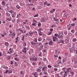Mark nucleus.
<instances>
[{
    "instance_id": "nucleus-1",
    "label": "nucleus",
    "mask_w": 77,
    "mask_h": 77,
    "mask_svg": "<svg viewBox=\"0 0 77 77\" xmlns=\"http://www.w3.org/2000/svg\"><path fill=\"white\" fill-rule=\"evenodd\" d=\"M9 32L10 33V34H9V36H10L12 35V39H14V37L15 36V33L13 32V31L11 29H10V30Z\"/></svg>"
},
{
    "instance_id": "nucleus-2",
    "label": "nucleus",
    "mask_w": 77,
    "mask_h": 77,
    "mask_svg": "<svg viewBox=\"0 0 77 77\" xmlns=\"http://www.w3.org/2000/svg\"><path fill=\"white\" fill-rule=\"evenodd\" d=\"M30 61H31V62H32V61H35V62H38V58H37V57H32L30 58Z\"/></svg>"
},
{
    "instance_id": "nucleus-3",
    "label": "nucleus",
    "mask_w": 77,
    "mask_h": 77,
    "mask_svg": "<svg viewBox=\"0 0 77 77\" xmlns=\"http://www.w3.org/2000/svg\"><path fill=\"white\" fill-rule=\"evenodd\" d=\"M18 35L20 36V35H21L22 33H23V31L22 30V29H18Z\"/></svg>"
},
{
    "instance_id": "nucleus-4",
    "label": "nucleus",
    "mask_w": 77,
    "mask_h": 77,
    "mask_svg": "<svg viewBox=\"0 0 77 77\" xmlns=\"http://www.w3.org/2000/svg\"><path fill=\"white\" fill-rule=\"evenodd\" d=\"M68 61V58L67 57H65L63 59L62 62L63 63H65L66 62Z\"/></svg>"
},
{
    "instance_id": "nucleus-5",
    "label": "nucleus",
    "mask_w": 77,
    "mask_h": 77,
    "mask_svg": "<svg viewBox=\"0 0 77 77\" xmlns=\"http://www.w3.org/2000/svg\"><path fill=\"white\" fill-rule=\"evenodd\" d=\"M42 68V71H45L47 70V66H45V67Z\"/></svg>"
},
{
    "instance_id": "nucleus-6",
    "label": "nucleus",
    "mask_w": 77,
    "mask_h": 77,
    "mask_svg": "<svg viewBox=\"0 0 77 77\" xmlns=\"http://www.w3.org/2000/svg\"><path fill=\"white\" fill-rule=\"evenodd\" d=\"M36 72L38 73H39V72H41V68L40 67H39V68L37 69L36 70Z\"/></svg>"
},
{
    "instance_id": "nucleus-7",
    "label": "nucleus",
    "mask_w": 77,
    "mask_h": 77,
    "mask_svg": "<svg viewBox=\"0 0 77 77\" xmlns=\"http://www.w3.org/2000/svg\"><path fill=\"white\" fill-rule=\"evenodd\" d=\"M63 34L62 33L61 35H58V38L59 39H62L63 38Z\"/></svg>"
},
{
    "instance_id": "nucleus-8",
    "label": "nucleus",
    "mask_w": 77,
    "mask_h": 77,
    "mask_svg": "<svg viewBox=\"0 0 77 77\" xmlns=\"http://www.w3.org/2000/svg\"><path fill=\"white\" fill-rule=\"evenodd\" d=\"M69 14L67 12H65L64 14V17H66V18H67V17H69Z\"/></svg>"
},
{
    "instance_id": "nucleus-9",
    "label": "nucleus",
    "mask_w": 77,
    "mask_h": 77,
    "mask_svg": "<svg viewBox=\"0 0 77 77\" xmlns=\"http://www.w3.org/2000/svg\"><path fill=\"white\" fill-rule=\"evenodd\" d=\"M71 68L69 67L67 69L66 72H70V71H71Z\"/></svg>"
},
{
    "instance_id": "nucleus-10",
    "label": "nucleus",
    "mask_w": 77,
    "mask_h": 77,
    "mask_svg": "<svg viewBox=\"0 0 77 77\" xmlns=\"http://www.w3.org/2000/svg\"><path fill=\"white\" fill-rule=\"evenodd\" d=\"M11 16L13 18H15V17L16 16V13L15 12H13L11 14Z\"/></svg>"
},
{
    "instance_id": "nucleus-11",
    "label": "nucleus",
    "mask_w": 77,
    "mask_h": 77,
    "mask_svg": "<svg viewBox=\"0 0 77 77\" xmlns=\"http://www.w3.org/2000/svg\"><path fill=\"white\" fill-rule=\"evenodd\" d=\"M26 47H25L23 48V49L22 50L23 52L24 53V54H26L27 52V51H26Z\"/></svg>"
},
{
    "instance_id": "nucleus-12",
    "label": "nucleus",
    "mask_w": 77,
    "mask_h": 77,
    "mask_svg": "<svg viewBox=\"0 0 77 77\" xmlns=\"http://www.w3.org/2000/svg\"><path fill=\"white\" fill-rule=\"evenodd\" d=\"M33 32L32 31H31L29 32V36L30 37H32L33 35Z\"/></svg>"
},
{
    "instance_id": "nucleus-13",
    "label": "nucleus",
    "mask_w": 77,
    "mask_h": 77,
    "mask_svg": "<svg viewBox=\"0 0 77 77\" xmlns=\"http://www.w3.org/2000/svg\"><path fill=\"white\" fill-rule=\"evenodd\" d=\"M67 74H68V73H67V71H65L64 74L63 75V77H67Z\"/></svg>"
},
{
    "instance_id": "nucleus-14",
    "label": "nucleus",
    "mask_w": 77,
    "mask_h": 77,
    "mask_svg": "<svg viewBox=\"0 0 77 77\" xmlns=\"http://www.w3.org/2000/svg\"><path fill=\"white\" fill-rule=\"evenodd\" d=\"M52 39L54 41V42L56 41V39H57V37H55L54 36L52 38Z\"/></svg>"
},
{
    "instance_id": "nucleus-15",
    "label": "nucleus",
    "mask_w": 77,
    "mask_h": 77,
    "mask_svg": "<svg viewBox=\"0 0 77 77\" xmlns=\"http://www.w3.org/2000/svg\"><path fill=\"white\" fill-rule=\"evenodd\" d=\"M55 53L56 54H60V51H59L58 50H56Z\"/></svg>"
},
{
    "instance_id": "nucleus-16",
    "label": "nucleus",
    "mask_w": 77,
    "mask_h": 77,
    "mask_svg": "<svg viewBox=\"0 0 77 77\" xmlns=\"http://www.w3.org/2000/svg\"><path fill=\"white\" fill-rule=\"evenodd\" d=\"M5 45L6 47H8V46H9V43L8 42H5Z\"/></svg>"
},
{
    "instance_id": "nucleus-17",
    "label": "nucleus",
    "mask_w": 77,
    "mask_h": 77,
    "mask_svg": "<svg viewBox=\"0 0 77 77\" xmlns=\"http://www.w3.org/2000/svg\"><path fill=\"white\" fill-rule=\"evenodd\" d=\"M31 43L32 45H36V44H37V43H35L33 41H31Z\"/></svg>"
},
{
    "instance_id": "nucleus-18",
    "label": "nucleus",
    "mask_w": 77,
    "mask_h": 77,
    "mask_svg": "<svg viewBox=\"0 0 77 77\" xmlns=\"http://www.w3.org/2000/svg\"><path fill=\"white\" fill-rule=\"evenodd\" d=\"M10 18H9L8 17H7L6 20H8V21H11L12 20V17H10Z\"/></svg>"
},
{
    "instance_id": "nucleus-19",
    "label": "nucleus",
    "mask_w": 77,
    "mask_h": 77,
    "mask_svg": "<svg viewBox=\"0 0 77 77\" xmlns=\"http://www.w3.org/2000/svg\"><path fill=\"white\" fill-rule=\"evenodd\" d=\"M38 34L40 36H42L43 35V33H42L41 31L38 32Z\"/></svg>"
},
{
    "instance_id": "nucleus-20",
    "label": "nucleus",
    "mask_w": 77,
    "mask_h": 77,
    "mask_svg": "<svg viewBox=\"0 0 77 77\" xmlns=\"http://www.w3.org/2000/svg\"><path fill=\"white\" fill-rule=\"evenodd\" d=\"M70 25H71V24H69V26L67 29L68 30H71V28L72 26H70Z\"/></svg>"
},
{
    "instance_id": "nucleus-21",
    "label": "nucleus",
    "mask_w": 77,
    "mask_h": 77,
    "mask_svg": "<svg viewBox=\"0 0 77 77\" xmlns=\"http://www.w3.org/2000/svg\"><path fill=\"white\" fill-rule=\"evenodd\" d=\"M72 41L73 42H75L76 41H77V39L75 38H74L72 40Z\"/></svg>"
},
{
    "instance_id": "nucleus-22",
    "label": "nucleus",
    "mask_w": 77,
    "mask_h": 77,
    "mask_svg": "<svg viewBox=\"0 0 77 77\" xmlns=\"http://www.w3.org/2000/svg\"><path fill=\"white\" fill-rule=\"evenodd\" d=\"M25 28H26V29H28V30H30V28L29 26H25Z\"/></svg>"
},
{
    "instance_id": "nucleus-23",
    "label": "nucleus",
    "mask_w": 77,
    "mask_h": 77,
    "mask_svg": "<svg viewBox=\"0 0 77 77\" xmlns=\"http://www.w3.org/2000/svg\"><path fill=\"white\" fill-rule=\"evenodd\" d=\"M53 19H54V21H56V22L58 21V20H59L58 19L56 18H55V17H54Z\"/></svg>"
},
{
    "instance_id": "nucleus-24",
    "label": "nucleus",
    "mask_w": 77,
    "mask_h": 77,
    "mask_svg": "<svg viewBox=\"0 0 77 77\" xmlns=\"http://www.w3.org/2000/svg\"><path fill=\"white\" fill-rule=\"evenodd\" d=\"M42 38L40 37L38 39V42H40V41H41L42 40Z\"/></svg>"
},
{
    "instance_id": "nucleus-25",
    "label": "nucleus",
    "mask_w": 77,
    "mask_h": 77,
    "mask_svg": "<svg viewBox=\"0 0 77 77\" xmlns=\"http://www.w3.org/2000/svg\"><path fill=\"white\" fill-rule=\"evenodd\" d=\"M52 34V32H49L47 33L48 35H51Z\"/></svg>"
},
{
    "instance_id": "nucleus-26",
    "label": "nucleus",
    "mask_w": 77,
    "mask_h": 77,
    "mask_svg": "<svg viewBox=\"0 0 77 77\" xmlns=\"http://www.w3.org/2000/svg\"><path fill=\"white\" fill-rule=\"evenodd\" d=\"M41 21L42 22H45V19L44 18H42Z\"/></svg>"
},
{
    "instance_id": "nucleus-27",
    "label": "nucleus",
    "mask_w": 77,
    "mask_h": 77,
    "mask_svg": "<svg viewBox=\"0 0 77 77\" xmlns=\"http://www.w3.org/2000/svg\"><path fill=\"white\" fill-rule=\"evenodd\" d=\"M65 43H68L69 42V39H66L65 40Z\"/></svg>"
},
{
    "instance_id": "nucleus-28",
    "label": "nucleus",
    "mask_w": 77,
    "mask_h": 77,
    "mask_svg": "<svg viewBox=\"0 0 77 77\" xmlns=\"http://www.w3.org/2000/svg\"><path fill=\"white\" fill-rule=\"evenodd\" d=\"M71 26H72V27H74V26H75V23H71Z\"/></svg>"
},
{
    "instance_id": "nucleus-29",
    "label": "nucleus",
    "mask_w": 77,
    "mask_h": 77,
    "mask_svg": "<svg viewBox=\"0 0 77 77\" xmlns=\"http://www.w3.org/2000/svg\"><path fill=\"white\" fill-rule=\"evenodd\" d=\"M20 74L22 75L24 74V72L23 71H21L20 72Z\"/></svg>"
},
{
    "instance_id": "nucleus-30",
    "label": "nucleus",
    "mask_w": 77,
    "mask_h": 77,
    "mask_svg": "<svg viewBox=\"0 0 77 77\" xmlns=\"http://www.w3.org/2000/svg\"><path fill=\"white\" fill-rule=\"evenodd\" d=\"M4 68V69H8V66H4V67H2V68Z\"/></svg>"
},
{
    "instance_id": "nucleus-31",
    "label": "nucleus",
    "mask_w": 77,
    "mask_h": 77,
    "mask_svg": "<svg viewBox=\"0 0 77 77\" xmlns=\"http://www.w3.org/2000/svg\"><path fill=\"white\" fill-rule=\"evenodd\" d=\"M32 63L33 66H35V65H36V63L34 61Z\"/></svg>"
},
{
    "instance_id": "nucleus-32",
    "label": "nucleus",
    "mask_w": 77,
    "mask_h": 77,
    "mask_svg": "<svg viewBox=\"0 0 77 77\" xmlns=\"http://www.w3.org/2000/svg\"><path fill=\"white\" fill-rule=\"evenodd\" d=\"M3 72L5 74H7V72H9V70H6V72H4V71H3Z\"/></svg>"
},
{
    "instance_id": "nucleus-33",
    "label": "nucleus",
    "mask_w": 77,
    "mask_h": 77,
    "mask_svg": "<svg viewBox=\"0 0 77 77\" xmlns=\"http://www.w3.org/2000/svg\"><path fill=\"white\" fill-rule=\"evenodd\" d=\"M38 38H34V42H38Z\"/></svg>"
},
{
    "instance_id": "nucleus-34",
    "label": "nucleus",
    "mask_w": 77,
    "mask_h": 77,
    "mask_svg": "<svg viewBox=\"0 0 77 77\" xmlns=\"http://www.w3.org/2000/svg\"><path fill=\"white\" fill-rule=\"evenodd\" d=\"M55 77H60L59 75V74H55Z\"/></svg>"
},
{
    "instance_id": "nucleus-35",
    "label": "nucleus",
    "mask_w": 77,
    "mask_h": 77,
    "mask_svg": "<svg viewBox=\"0 0 77 77\" xmlns=\"http://www.w3.org/2000/svg\"><path fill=\"white\" fill-rule=\"evenodd\" d=\"M53 43V41H50L49 42V44L50 45H52Z\"/></svg>"
},
{
    "instance_id": "nucleus-36",
    "label": "nucleus",
    "mask_w": 77,
    "mask_h": 77,
    "mask_svg": "<svg viewBox=\"0 0 77 77\" xmlns=\"http://www.w3.org/2000/svg\"><path fill=\"white\" fill-rule=\"evenodd\" d=\"M64 33L65 35H67V31L66 30H65L64 31Z\"/></svg>"
},
{
    "instance_id": "nucleus-37",
    "label": "nucleus",
    "mask_w": 77,
    "mask_h": 77,
    "mask_svg": "<svg viewBox=\"0 0 77 77\" xmlns=\"http://www.w3.org/2000/svg\"><path fill=\"white\" fill-rule=\"evenodd\" d=\"M16 7L17 8V9H20V8H21L20 7V6H19V5H16Z\"/></svg>"
},
{
    "instance_id": "nucleus-38",
    "label": "nucleus",
    "mask_w": 77,
    "mask_h": 77,
    "mask_svg": "<svg viewBox=\"0 0 77 77\" xmlns=\"http://www.w3.org/2000/svg\"><path fill=\"white\" fill-rule=\"evenodd\" d=\"M60 42L62 43V44H64V41H63V40H61V41H60V42H59L58 43L59 44H60Z\"/></svg>"
},
{
    "instance_id": "nucleus-39",
    "label": "nucleus",
    "mask_w": 77,
    "mask_h": 77,
    "mask_svg": "<svg viewBox=\"0 0 77 77\" xmlns=\"http://www.w3.org/2000/svg\"><path fill=\"white\" fill-rule=\"evenodd\" d=\"M6 15L7 17H8L9 16H10L11 15V14H10L8 13H7L6 14Z\"/></svg>"
},
{
    "instance_id": "nucleus-40",
    "label": "nucleus",
    "mask_w": 77,
    "mask_h": 77,
    "mask_svg": "<svg viewBox=\"0 0 77 77\" xmlns=\"http://www.w3.org/2000/svg\"><path fill=\"white\" fill-rule=\"evenodd\" d=\"M74 32H75V31L74 29H72L71 32L72 33H74Z\"/></svg>"
},
{
    "instance_id": "nucleus-41",
    "label": "nucleus",
    "mask_w": 77,
    "mask_h": 77,
    "mask_svg": "<svg viewBox=\"0 0 77 77\" xmlns=\"http://www.w3.org/2000/svg\"><path fill=\"white\" fill-rule=\"evenodd\" d=\"M2 4L3 5H5L6 4L5 2L4 1H3L2 2Z\"/></svg>"
},
{
    "instance_id": "nucleus-42",
    "label": "nucleus",
    "mask_w": 77,
    "mask_h": 77,
    "mask_svg": "<svg viewBox=\"0 0 77 77\" xmlns=\"http://www.w3.org/2000/svg\"><path fill=\"white\" fill-rule=\"evenodd\" d=\"M25 37V36L23 35V36L22 37V39H21V40H22L23 41H24V37Z\"/></svg>"
},
{
    "instance_id": "nucleus-43",
    "label": "nucleus",
    "mask_w": 77,
    "mask_h": 77,
    "mask_svg": "<svg viewBox=\"0 0 77 77\" xmlns=\"http://www.w3.org/2000/svg\"><path fill=\"white\" fill-rule=\"evenodd\" d=\"M54 36L55 37H58V36H59V35L57 34H55L54 35Z\"/></svg>"
},
{
    "instance_id": "nucleus-44",
    "label": "nucleus",
    "mask_w": 77,
    "mask_h": 77,
    "mask_svg": "<svg viewBox=\"0 0 77 77\" xmlns=\"http://www.w3.org/2000/svg\"><path fill=\"white\" fill-rule=\"evenodd\" d=\"M41 23H39L38 24V27H40V26H41Z\"/></svg>"
},
{
    "instance_id": "nucleus-45",
    "label": "nucleus",
    "mask_w": 77,
    "mask_h": 77,
    "mask_svg": "<svg viewBox=\"0 0 77 77\" xmlns=\"http://www.w3.org/2000/svg\"><path fill=\"white\" fill-rule=\"evenodd\" d=\"M26 45H27V43H26V42H24V44L23 45V46L24 47H26Z\"/></svg>"
},
{
    "instance_id": "nucleus-46",
    "label": "nucleus",
    "mask_w": 77,
    "mask_h": 77,
    "mask_svg": "<svg viewBox=\"0 0 77 77\" xmlns=\"http://www.w3.org/2000/svg\"><path fill=\"white\" fill-rule=\"evenodd\" d=\"M65 67H64L62 69V71H64V72H65V71H65Z\"/></svg>"
},
{
    "instance_id": "nucleus-47",
    "label": "nucleus",
    "mask_w": 77,
    "mask_h": 77,
    "mask_svg": "<svg viewBox=\"0 0 77 77\" xmlns=\"http://www.w3.org/2000/svg\"><path fill=\"white\" fill-rule=\"evenodd\" d=\"M70 74H71L72 75H74V72L70 71Z\"/></svg>"
},
{
    "instance_id": "nucleus-48",
    "label": "nucleus",
    "mask_w": 77,
    "mask_h": 77,
    "mask_svg": "<svg viewBox=\"0 0 77 77\" xmlns=\"http://www.w3.org/2000/svg\"><path fill=\"white\" fill-rule=\"evenodd\" d=\"M36 24L35 23H32V26H36Z\"/></svg>"
},
{
    "instance_id": "nucleus-49",
    "label": "nucleus",
    "mask_w": 77,
    "mask_h": 77,
    "mask_svg": "<svg viewBox=\"0 0 77 77\" xmlns=\"http://www.w3.org/2000/svg\"><path fill=\"white\" fill-rule=\"evenodd\" d=\"M43 73L44 74H47V71H43Z\"/></svg>"
},
{
    "instance_id": "nucleus-50",
    "label": "nucleus",
    "mask_w": 77,
    "mask_h": 77,
    "mask_svg": "<svg viewBox=\"0 0 77 77\" xmlns=\"http://www.w3.org/2000/svg\"><path fill=\"white\" fill-rule=\"evenodd\" d=\"M43 73L44 74H47V71H43Z\"/></svg>"
},
{
    "instance_id": "nucleus-51",
    "label": "nucleus",
    "mask_w": 77,
    "mask_h": 77,
    "mask_svg": "<svg viewBox=\"0 0 77 77\" xmlns=\"http://www.w3.org/2000/svg\"><path fill=\"white\" fill-rule=\"evenodd\" d=\"M48 67L49 68H51V67H52V66H51V65H48Z\"/></svg>"
},
{
    "instance_id": "nucleus-52",
    "label": "nucleus",
    "mask_w": 77,
    "mask_h": 77,
    "mask_svg": "<svg viewBox=\"0 0 77 77\" xmlns=\"http://www.w3.org/2000/svg\"><path fill=\"white\" fill-rule=\"evenodd\" d=\"M42 51L43 53H45V52H46V51H47V49L43 50Z\"/></svg>"
},
{
    "instance_id": "nucleus-53",
    "label": "nucleus",
    "mask_w": 77,
    "mask_h": 77,
    "mask_svg": "<svg viewBox=\"0 0 77 77\" xmlns=\"http://www.w3.org/2000/svg\"><path fill=\"white\" fill-rule=\"evenodd\" d=\"M44 6H45V5H47V2L46 1V2H44Z\"/></svg>"
},
{
    "instance_id": "nucleus-54",
    "label": "nucleus",
    "mask_w": 77,
    "mask_h": 77,
    "mask_svg": "<svg viewBox=\"0 0 77 77\" xmlns=\"http://www.w3.org/2000/svg\"><path fill=\"white\" fill-rule=\"evenodd\" d=\"M38 16H39V15H38V14H37L36 15H35L34 16V17H38Z\"/></svg>"
},
{
    "instance_id": "nucleus-55",
    "label": "nucleus",
    "mask_w": 77,
    "mask_h": 77,
    "mask_svg": "<svg viewBox=\"0 0 77 77\" xmlns=\"http://www.w3.org/2000/svg\"><path fill=\"white\" fill-rule=\"evenodd\" d=\"M14 60H16V61H18L19 60L18 58H14Z\"/></svg>"
},
{
    "instance_id": "nucleus-56",
    "label": "nucleus",
    "mask_w": 77,
    "mask_h": 77,
    "mask_svg": "<svg viewBox=\"0 0 77 77\" xmlns=\"http://www.w3.org/2000/svg\"><path fill=\"white\" fill-rule=\"evenodd\" d=\"M8 12H10V13H11V14H12V13L14 12L12 11V10L9 11Z\"/></svg>"
},
{
    "instance_id": "nucleus-57",
    "label": "nucleus",
    "mask_w": 77,
    "mask_h": 77,
    "mask_svg": "<svg viewBox=\"0 0 77 77\" xmlns=\"http://www.w3.org/2000/svg\"><path fill=\"white\" fill-rule=\"evenodd\" d=\"M41 30H42V28H39L38 29V32H41Z\"/></svg>"
},
{
    "instance_id": "nucleus-58",
    "label": "nucleus",
    "mask_w": 77,
    "mask_h": 77,
    "mask_svg": "<svg viewBox=\"0 0 77 77\" xmlns=\"http://www.w3.org/2000/svg\"><path fill=\"white\" fill-rule=\"evenodd\" d=\"M50 31L51 32H52L53 31V29L52 28H51L50 29Z\"/></svg>"
},
{
    "instance_id": "nucleus-59",
    "label": "nucleus",
    "mask_w": 77,
    "mask_h": 77,
    "mask_svg": "<svg viewBox=\"0 0 77 77\" xmlns=\"http://www.w3.org/2000/svg\"><path fill=\"white\" fill-rule=\"evenodd\" d=\"M54 66L55 68H57L59 67V66L58 65L57 66V65H56L55 66Z\"/></svg>"
},
{
    "instance_id": "nucleus-60",
    "label": "nucleus",
    "mask_w": 77,
    "mask_h": 77,
    "mask_svg": "<svg viewBox=\"0 0 77 77\" xmlns=\"http://www.w3.org/2000/svg\"><path fill=\"white\" fill-rule=\"evenodd\" d=\"M73 51H74L73 50V49H71L70 50V52H71V53H72V52H73Z\"/></svg>"
},
{
    "instance_id": "nucleus-61",
    "label": "nucleus",
    "mask_w": 77,
    "mask_h": 77,
    "mask_svg": "<svg viewBox=\"0 0 77 77\" xmlns=\"http://www.w3.org/2000/svg\"><path fill=\"white\" fill-rule=\"evenodd\" d=\"M54 71H57V69L56 68H54Z\"/></svg>"
},
{
    "instance_id": "nucleus-62",
    "label": "nucleus",
    "mask_w": 77,
    "mask_h": 77,
    "mask_svg": "<svg viewBox=\"0 0 77 77\" xmlns=\"http://www.w3.org/2000/svg\"><path fill=\"white\" fill-rule=\"evenodd\" d=\"M39 75H41V76L42 75V72H40V73L39 74Z\"/></svg>"
},
{
    "instance_id": "nucleus-63",
    "label": "nucleus",
    "mask_w": 77,
    "mask_h": 77,
    "mask_svg": "<svg viewBox=\"0 0 77 77\" xmlns=\"http://www.w3.org/2000/svg\"><path fill=\"white\" fill-rule=\"evenodd\" d=\"M47 60V58H44L43 60H44V61H46Z\"/></svg>"
},
{
    "instance_id": "nucleus-64",
    "label": "nucleus",
    "mask_w": 77,
    "mask_h": 77,
    "mask_svg": "<svg viewBox=\"0 0 77 77\" xmlns=\"http://www.w3.org/2000/svg\"><path fill=\"white\" fill-rule=\"evenodd\" d=\"M38 65H41V61H40L38 64Z\"/></svg>"
}]
</instances>
